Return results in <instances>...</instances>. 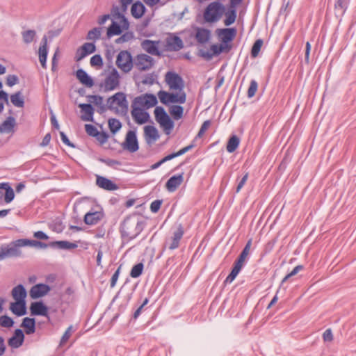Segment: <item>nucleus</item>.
Masks as SVG:
<instances>
[{"mask_svg": "<svg viewBox=\"0 0 356 356\" xmlns=\"http://www.w3.org/2000/svg\"><path fill=\"white\" fill-rule=\"evenodd\" d=\"M144 225L136 216L127 217L120 226L122 237L128 241L135 238L143 231Z\"/></svg>", "mask_w": 356, "mask_h": 356, "instance_id": "nucleus-1", "label": "nucleus"}, {"mask_svg": "<svg viewBox=\"0 0 356 356\" xmlns=\"http://www.w3.org/2000/svg\"><path fill=\"white\" fill-rule=\"evenodd\" d=\"M225 7L219 1L210 3L204 10L203 17L206 22L213 23L219 21L224 15Z\"/></svg>", "mask_w": 356, "mask_h": 356, "instance_id": "nucleus-2", "label": "nucleus"}, {"mask_svg": "<svg viewBox=\"0 0 356 356\" xmlns=\"http://www.w3.org/2000/svg\"><path fill=\"white\" fill-rule=\"evenodd\" d=\"M22 248V238L13 241L8 244H3L0 247V261L8 257H17L21 254Z\"/></svg>", "mask_w": 356, "mask_h": 356, "instance_id": "nucleus-3", "label": "nucleus"}, {"mask_svg": "<svg viewBox=\"0 0 356 356\" xmlns=\"http://www.w3.org/2000/svg\"><path fill=\"white\" fill-rule=\"evenodd\" d=\"M156 121L163 129L166 134H170L174 127V122L161 106H156L154 109Z\"/></svg>", "mask_w": 356, "mask_h": 356, "instance_id": "nucleus-4", "label": "nucleus"}, {"mask_svg": "<svg viewBox=\"0 0 356 356\" xmlns=\"http://www.w3.org/2000/svg\"><path fill=\"white\" fill-rule=\"evenodd\" d=\"M12 296L15 302H11L10 311L17 316H22V284H19L12 290Z\"/></svg>", "mask_w": 356, "mask_h": 356, "instance_id": "nucleus-5", "label": "nucleus"}, {"mask_svg": "<svg viewBox=\"0 0 356 356\" xmlns=\"http://www.w3.org/2000/svg\"><path fill=\"white\" fill-rule=\"evenodd\" d=\"M116 65L123 72H129L134 66V61L131 54L126 50L119 52L116 58Z\"/></svg>", "mask_w": 356, "mask_h": 356, "instance_id": "nucleus-6", "label": "nucleus"}, {"mask_svg": "<svg viewBox=\"0 0 356 356\" xmlns=\"http://www.w3.org/2000/svg\"><path fill=\"white\" fill-rule=\"evenodd\" d=\"M184 234V226L181 223H177L172 236L166 239L165 242V246L170 250L178 248Z\"/></svg>", "mask_w": 356, "mask_h": 356, "instance_id": "nucleus-7", "label": "nucleus"}, {"mask_svg": "<svg viewBox=\"0 0 356 356\" xmlns=\"http://www.w3.org/2000/svg\"><path fill=\"white\" fill-rule=\"evenodd\" d=\"M115 104H117L120 108L122 113L126 114L127 113L128 102L127 100L126 95L123 92H117L107 99V106L108 109H113Z\"/></svg>", "mask_w": 356, "mask_h": 356, "instance_id": "nucleus-8", "label": "nucleus"}, {"mask_svg": "<svg viewBox=\"0 0 356 356\" xmlns=\"http://www.w3.org/2000/svg\"><path fill=\"white\" fill-rule=\"evenodd\" d=\"M165 81L170 90L182 91L184 84L183 79L174 72H168L165 75Z\"/></svg>", "mask_w": 356, "mask_h": 356, "instance_id": "nucleus-9", "label": "nucleus"}, {"mask_svg": "<svg viewBox=\"0 0 356 356\" xmlns=\"http://www.w3.org/2000/svg\"><path fill=\"white\" fill-rule=\"evenodd\" d=\"M154 63V60L152 57L141 54L136 56L134 65L140 71H147L153 67Z\"/></svg>", "mask_w": 356, "mask_h": 356, "instance_id": "nucleus-10", "label": "nucleus"}, {"mask_svg": "<svg viewBox=\"0 0 356 356\" xmlns=\"http://www.w3.org/2000/svg\"><path fill=\"white\" fill-rule=\"evenodd\" d=\"M120 74L115 68H113L111 72L106 76L104 82L105 91L114 90L120 85Z\"/></svg>", "mask_w": 356, "mask_h": 356, "instance_id": "nucleus-11", "label": "nucleus"}, {"mask_svg": "<svg viewBox=\"0 0 356 356\" xmlns=\"http://www.w3.org/2000/svg\"><path fill=\"white\" fill-rule=\"evenodd\" d=\"M141 106L138 104H134V102H132L131 104V115L136 123L138 124H143L148 122L149 119V114L143 110Z\"/></svg>", "mask_w": 356, "mask_h": 356, "instance_id": "nucleus-12", "label": "nucleus"}, {"mask_svg": "<svg viewBox=\"0 0 356 356\" xmlns=\"http://www.w3.org/2000/svg\"><path fill=\"white\" fill-rule=\"evenodd\" d=\"M133 102H134V104H138L141 107H145L146 108L153 107L158 103L156 96L148 93L136 97Z\"/></svg>", "mask_w": 356, "mask_h": 356, "instance_id": "nucleus-13", "label": "nucleus"}, {"mask_svg": "<svg viewBox=\"0 0 356 356\" xmlns=\"http://www.w3.org/2000/svg\"><path fill=\"white\" fill-rule=\"evenodd\" d=\"M122 146L124 149H127L131 153L136 152L138 149V140L134 131L130 130L127 133L125 140Z\"/></svg>", "mask_w": 356, "mask_h": 356, "instance_id": "nucleus-14", "label": "nucleus"}, {"mask_svg": "<svg viewBox=\"0 0 356 356\" xmlns=\"http://www.w3.org/2000/svg\"><path fill=\"white\" fill-rule=\"evenodd\" d=\"M51 291V287L46 284H37L33 285L29 291V296L32 299H38L44 297Z\"/></svg>", "mask_w": 356, "mask_h": 356, "instance_id": "nucleus-15", "label": "nucleus"}, {"mask_svg": "<svg viewBox=\"0 0 356 356\" xmlns=\"http://www.w3.org/2000/svg\"><path fill=\"white\" fill-rule=\"evenodd\" d=\"M104 217L103 209L97 205L95 212H88L84 216V222L86 225H93L98 223Z\"/></svg>", "mask_w": 356, "mask_h": 356, "instance_id": "nucleus-16", "label": "nucleus"}, {"mask_svg": "<svg viewBox=\"0 0 356 356\" xmlns=\"http://www.w3.org/2000/svg\"><path fill=\"white\" fill-rule=\"evenodd\" d=\"M237 31L235 28L218 29L216 30V34L220 39L223 44H227L236 37Z\"/></svg>", "mask_w": 356, "mask_h": 356, "instance_id": "nucleus-17", "label": "nucleus"}, {"mask_svg": "<svg viewBox=\"0 0 356 356\" xmlns=\"http://www.w3.org/2000/svg\"><path fill=\"white\" fill-rule=\"evenodd\" d=\"M166 47L170 51H178L184 48V42L180 37L170 34L165 40Z\"/></svg>", "mask_w": 356, "mask_h": 356, "instance_id": "nucleus-18", "label": "nucleus"}, {"mask_svg": "<svg viewBox=\"0 0 356 356\" xmlns=\"http://www.w3.org/2000/svg\"><path fill=\"white\" fill-rule=\"evenodd\" d=\"M31 314L32 316H42L48 318V307L42 301L33 302L30 306Z\"/></svg>", "mask_w": 356, "mask_h": 356, "instance_id": "nucleus-19", "label": "nucleus"}, {"mask_svg": "<svg viewBox=\"0 0 356 356\" xmlns=\"http://www.w3.org/2000/svg\"><path fill=\"white\" fill-rule=\"evenodd\" d=\"M159 41H153L150 40H144L140 46L142 49L148 54L154 56H160L161 53L159 50L158 45Z\"/></svg>", "mask_w": 356, "mask_h": 356, "instance_id": "nucleus-20", "label": "nucleus"}, {"mask_svg": "<svg viewBox=\"0 0 356 356\" xmlns=\"http://www.w3.org/2000/svg\"><path fill=\"white\" fill-rule=\"evenodd\" d=\"M48 54L47 37L44 35L42 38L38 49L39 61L43 68L47 67V57Z\"/></svg>", "mask_w": 356, "mask_h": 356, "instance_id": "nucleus-21", "label": "nucleus"}, {"mask_svg": "<svg viewBox=\"0 0 356 356\" xmlns=\"http://www.w3.org/2000/svg\"><path fill=\"white\" fill-rule=\"evenodd\" d=\"M81 108V119L85 122H93V115L95 110L90 104H79Z\"/></svg>", "mask_w": 356, "mask_h": 356, "instance_id": "nucleus-22", "label": "nucleus"}, {"mask_svg": "<svg viewBox=\"0 0 356 356\" xmlns=\"http://www.w3.org/2000/svg\"><path fill=\"white\" fill-rule=\"evenodd\" d=\"M195 31V38L199 44H203L209 41L211 35L210 30L202 27H196Z\"/></svg>", "mask_w": 356, "mask_h": 356, "instance_id": "nucleus-23", "label": "nucleus"}, {"mask_svg": "<svg viewBox=\"0 0 356 356\" xmlns=\"http://www.w3.org/2000/svg\"><path fill=\"white\" fill-rule=\"evenodd\" d=\"M15 193L9 183H0V200H13Z\"/></svg>", "mask_w": 356, "mask_h": 356, "instance_id": "nucleus-24", "label": "nucleus"}, {"mask_svg": "<svg viewBox=\"0 0 356 356\" xmlns=\"http://www.w3.org/2000/svg\"><path fill=\"white\" fill-rule=\"evenodd\" d=\"M22 327V323L20 325ZM8 346L13 348H17L22 346V328L15 330L14 334L8 341Z\"/></svg>", "mask_w": 356, "mask_h": 356, "instance_id": "nucleus-25", "label": "nucleus"}, {"mask_svg": "<svg viewBox=\"0 0 356 356\" xmlns=\"http://www.w3.org/2000/svg\"><path fill=\"white\" fill-rule=\"evenodd\" d=\"M96 184L99 188L107 191H114L118 188V186L111 180L99 175L97 176Z\"/></svg>", "mask_w": 356, "mask_h": 356, "instance_id": "nucleus-26", "label": "nucleus"}, {"mask_svg": "<svg viewBox=\"0 0 356 356\" xmlns=\"http://www.w3.org/2000/svg\"><path fill=\"white\" fill-rule=\"evenodd\" d=\"M144 134L147 143H152L159 138L157 129L156 127L151 125H147L144 127Z\"/></svg>", "mask_w": 356, "mask_h": 356, "instance_id": "nucleus-27", "label": "nucleus"}, {"mask_svg": "<svg viewBox=\"0 0 356 356\" xmlns=\"http://www.w3.org/2000/svg\"><path fill=\"white\" fill-rule=\"evenodd\" d=\"M77 79L84 86L91 88L94 85L92 79L83 69H79L76 72Z\"/></svg>", "mask_w": 356, "mask_h": 356, "instance_id": "nucleus-28", "label": "nucleus"}, {"mask_svg": "<svg viewBox=\"0 0 356 356\" xmlns=\"http://www.w3.org/2000/svg\"><path fill=\"white\" fill-rule=\"evenodd\" d=\"M49 247L60 250H72L76 248L78 245L75 243H72L67 241H56L50 242Z\"/></svg>", "mask_w": 356, "mask_h": 356, "instance_id": "nucleus-29", "label": "nucleus"}, {"mask_svg": "<svg viewBox=\"0 0 356 356\" xmlns=\"http://www.w3.org/2000/svg\"><path fill=\"white\" fill-rule=\"evenodd\" d=\"M15 126V119L9 116L0 124V132L6 134L13 132Z\"/></svg>", "mask_w": 356, "mask_h": 356, "instance_id": "nucleus-30", "label": "nucleus"}, {"mask_svg": "<svg viewBox=\"0 0 356 356\" xmlns=\"http://www.w3.org/2000/svg\"><path fill=\"white\" fill-rule=\"evenodd\" d=\"M183 179L182 174L172 176L168 180L165 184L167 189L170 192L175 191L177 188L181 185Z\"/></svg>", "mask_w": 356, "mask_h": 356, "instance_id": "nucleus-31", "label": "nucleus"}, {"mask_svg": "<svg viewBox=\"0 0 356 356\" xmlns=\"http://www.w3.org/2000/svg\"><path fill=\"white\" fill-rule=\"evenodd\" d=\"M145 12V7L140 1H136L132 4L131 8V15L136 18H140Z\"/></svg>", "mask_w": 356, "mask_h": 356, "instance_id": "nucleus-32", "label": "nucleus"}, {"mask_svg": "<svg viewBox=\"0 0 356 356\" xmlns=\"http://www.w3.org/2000/svg\"><path fill=\"white\" fill-rule=\"evenodd\" d=\"M251 245H252V239L250 238L246 243L242 252H241L238 257L235 261L236 262L238 263L239 264H241L242 266L244 265L245 261L249 254V252H250V250L251 248Z\"/></svg>", "mask_w": 356, "mask_h": 356, "instance_id": "nucleus-33", "label": "nucleus"}, {"mask_svg": "<svg viewBox=\"0 0 356 356\" xmlns=\"http://www.w3.org/2000/svg\"><path fill=\"white\" fill-rule=\"evenodd\" d=\"M35 318L25 317L24 318V333L31 334L35 332Z\"/></svg>", "mask_w": 356, "mask_h": 356, "instance_id": "nucleus-34", "label": "nucleus"}, {"mask_svg": "<svg viewBox=\"0 0 356 356\" xmlns=\"http://www.w3.org/2000/svg\"><path fill=\"white\" fill-rule=\"evenodd\" d=\"M225 19L224 24L225 26H230L234 24L236 19V10L234 8L229 7L227 12L225 11Z\"/></svg>", "mask_w": 356, "mask_h": 356, "instance_id": "nucleus-35", "label": "nucleus"}, {"mask_svg": "<svg viewBox=\"0 0 356 356\" xmlns=\"http://www.w3.org/2000/svg\"><path fill=\"white\" fill-rule=\"evenodd\" d=\"M122 33L121 26L113 20L111 26L107 29V37L111 38L113 35H119Z\"/></svg>", "mask_w": 356, "mask_h": 356, "instance_id": "nucleus-36", "label": "nucleus"}, {"mask_svg": "<svg viewBox=\"0 0 356 356\" xmlns=\"http://www.w3.org/2000/svg\"><path fill=\"white\" fill-rule=\"evenodd\" d=\"M243 266H242L241 264H239L238 263L234 261V266H233V268L232 269V271L228 275V276L226 277V279L225 280V283L227 284V283L232 282L235 280V278L237 276V275L241 271V270Z\"/></svg>", "mask_w": 356, "mask_h": 356, "instance_id": "nucleus-37", "label": "nucleus"}, {"mask_svg": "<svg viewBox=\"0 0 356 356\" xmlns=\"http://www.w3.org/2000/svg\"><path fill=\"white\" fill-rule=\"evenodd\" d=\"M243 266H242L241 264H239L238 263L234 261V266H233V268L232 269V271L228 275V276L226 277V279L225 280V283L227 284V283L232 282L235 280V278L237 276V275L241 271V270Z\"/></svg>", "mask_w": 356, "mask_h": 356, "instance_id": "nucleus-38", "label": "nucleus"}, {"mask_svg": "<svg viewBox=\"0 0 356 356\" xmlns=\"http://www.w3.org/2000/svg\"><path fill=\"white\" fill-rule=\"evenodd\" d=\"M243 266H242L241 264H239L238 263L234 261V266H233V268L232 269V271L228 275V276L226 277V279L225 280V283L227 284V283L232 282L235 280V278L237 276V275L241 271V270Z\"/></svg>", "mask_w": 356, "mask_h": 356, "instance_id": "nucleus-39", "label": "nucleus"}, {"mask_svg": "<svg viewBox=\"0 0 356 356\" xmlns=\"http://www.w3.org/2000/svg\"><path fill=\"white\" fill-rule=\"evenodd\" d=\"M243 266H242L241 264H239L238 263L234 261V266H233V268L232 269V271L228 275V276L226 277V279L225 280V283L227 284V283L232 282L235 280V278L237 276V275L241 271V270Z\"/></svg>", "mask_w": 356, "mask_h": 356, "instance_id": "nucleus-40", "label": "nucleus"}, {"mask_svg": "<svg viewBox=\"0 0 356 356\" xmlns=\"http://www.w3.org/2000/svg\"><path fill=\"white\" fill-rule=\"evenodd\" d=\"M240 143L239 138L236 135H232L227 144V151L229 153L234 152L238 147Z\"/></svg>", "mask_w": 356, "mask_h": 356, "instance_id": "nucleus-41", "label": "nucleus"}, {"mask_svg": "<svg viewBox=\"0 0 356 356\" xmlns=\"http://www.w3.org/2000/svg\"><path fill=\"white\" fill-rule=\"evenodd\" d=\"M88 101L99 108V112L102 113L106 111V106L103 104V97L99 95H89L88 96Z\"/></svg>", "mask_w": 356, "mask_h": 356, "instance_id": "nucleus-42", "label": "nucleus"}, {"mask_svg": "<svg viewBox=\"0 0 356 356\" xmlns=\"http://www.w3.org/2000/svg\"><path fill=\"white\" fill-rule=\"evenodd\" d=\"M169 112L174 120H178L183 116L184 108L179 105H172L170 107Z\"/></svg>", "mask_w": 356, "mask_h": 356, "instance_id": "nucleus-43", "label": "nucleus"}, {"mask_svg": "<svg viewBox=\"0 0 356 356\" xmlns=\"http://www.w3.org/2000/svg\"><path fill=\"white\" fill-rule=\"evenodd\" d=\"M231 49V46L228 44H212L210 47V50L213 56H218L223 51H229Z\"/></svg>", "mask_w": 356, "mask_h": 356, "instance_id": "nucleus-44", "label": "nucleus"}, {"mask_svg": "<svg viewBox=\"0 0 356 356\" xmlns=\"http://www.w3.org/2000/svg\"><path fill=\"white\" fill-rule=\"evenodd\" d=\"M24 246H31L35 248H47L49 247V243H45L37 240H31V239H25L24 238Z\"/></svg>", "mask_w": 356, "mask_h": 356, "instance_id": "nucleus-45", "label": "nucleus"}, {"mask_svg": "<svg viewBox=\"0 0 356 356\" xmlns=\"http://www.w3.org/2000/svg\"><path fill=\"white\" fill-rule=\"evenodd\" d=\"M179 94H174V93H170L169 92V97H170V103H179V104H184L186 102V93L182 91H179Z\"/></svg>", "mask_w": 356, "mask_h": 356, "instance_id": "nucleus-46", "label": "nucleus"}, {"mask_svg": "<svg viewBox=\"0 0 356 356\" xmlns=\"http://www.w3.org/2000/svg\"><path fill=\"white\" fill-rule=\"evenodd\" d=\"M102 27H95L88 31L87 34V40H99L101 37V34L102 32Z\"/></svg>", "mask_w": 356, "mask_h": 356, "instance_id": "nucleus-47", "label": "nucleus"}, {"mask_svg": "<svg viewBox=\"0 0 356 356\" xmlns=\"http://www.w3.org/2000/svg\"><path fill=\"white\" fill-rule=\"evenodd\" d=\"M349 0H336L334 7L336 12L343 15L347 9Z\"/></svg>", "mask_w": 356, "mask_h": 356, "instance_id": "nucleus-48", "label": "nucleus"}, {"mask_svg": "<svg viewBox=\"0 0 356 356\" xmlns=\"http://www.w3.org/2000/svg\"><path fill=\"white\" fill-rule=\"evenodd\" d=\"M108 127L112 134H115L118 132L122 127V124L120 120L115 118H111L108 120Z\"/></svg>", "mask_w": 356, "mask_h": 356, "instance_id": "nucleus-49", "label": "nucleus"}, {"mask_svg": "<svg viewBox=\"0 0 356 356\" xmlns=\"http://www.w3.org/2000/svg\"><path fill=\"white\" fill-rule=\"evenodd\" d=\"M144 265L143 263H138L134 265L130 272V276L133 278L140 277L143 273Z\"/></svg>", "mask_w": 356, "mask_h": 356, "instance_id": "nucleus-50", "label": "nucleus"}, {"mask_svg": "<svg viewBox=\"0 0 356 356\" xmlns=\"http://www.w3.org/2000/svg\"><path fill=\"white\" fill-rule=\"evenodd\" d=\"M134 38V33L132 31H127L123 33L120 37L117 38L115 41L116 44H122L131 40Z\"/></svg>", "mask_w": 356, "mask_h": 356, "instance_id": "nucleus-51", "label": "nucleus"}, {"mask_svg": "<svg viewBox=\"0 0 356 356\" xmlns=\"http://www.w3.org/2000/svg\"><path fill=\"white\" fill-rule=\"evenodd\" d=\"M49 227L54 232L61 233L65 229V225L60 220H56L49 225Z\"/></svg>", "mask_w": 356, "mask_h": 356, "instance_id": "nucleus-52", "label": "nucleus"}, {"mask_svg": "<svg viewBox=\"0 0 356 356\" xmlns=\"http://www.w3.org/2000/svg\"><path fill=\"white\" fill-rule=\"evenodd\" d=\"M36 38V32L34 30H27L24 31V42L31 43L35 40Z\"/></svg>", "mask_w": 356, "mask_h": 356, "instance_id": "nucleus-53", "label": "nucleus"}, {"mask_svg": "<svg viewBox=\"0 0 356 356\" xmlns=\"http://www.w3.org/2000/svg\"><path fill=\"white\" fill-rule=\"evenodd\" d=\"M262 44L263 40L261 39H258L254 42L251 49L252 57L256 58L259 55Z\"/></svg>", "mask_w": 356, "mask_h": 356, "instance_id": "nucleus-54", "label": "nucleus"}, {"mask_svg": "<svg viewBox=\"0 0 356 356\" xmlns=\"http://www.w3.org/2000/svg\"><path fill=\"white\" fill-rule=\"evenodd\" d=\"M14 325L13 318L7 315H3L0 317V325L3 327H11Z\"/></svg>", "mask_w": 356, "mask_h": 356, "instance_id": "nucleus-55", "label": "nucleus"}, {"mask_svg": "<svg viewBox=\"0 0 356 356\" xmlns=\"http://www.w3.org/2000/svg\"><path fill=\"white\" fill-rule=\"evenodd\" d=\"M9 105L8 94L4 90H0V113L4 109V104Z\"/></svg>", "mask_w": 356, "mask_h": 356, "instance_id": "nucleus-56", "label": "nucleus"}, {"mask_svg": "<svg viewBox=\"0 0 356 356\" xmlns=\"http://www.w3.org/2000/svg\"><path fill=\"white\" fill-rule=\"evenodd\" d=\"M9 105L8 94L4 90H0V113L4 109V104Z\"/></svg>", "mask_w": 356, "mask_h": 356, "instance_id": "nucleus-57", "label": "nucleus"}, {"mask_svg": "<svg viewBox=\"0 0 356 356\" xmlns=\"http://www.w3.org/2000/svg\"><path fill=\"white\" fill-rule=\"evenodd\" d=\"M21 91L13 94L10 97V102L13 105L17 107H22V98L20 97Z\"/></svg>", "mask_w": 356, "mask_h": 356, "instance_id": "nucleus-58", "label": "nucleus"}, {"mask_svg": "<svg viewBox=\"0 0 356 356\" xmlns=\"http://www.w3.org/2000/svg\"><path fill=\"white\" fill-rule=\"evenodd\" d=\"M73 332V327L70 325L67 327V329L64 332L60 341V346H63L71 337L72 332Z\"/></svg>", "mask_w": 356, "mask_h": 356, "instance_id": "nucleus-59", "label": "nucleus"}, {"mask_svg": "<svg viewBox=\"0 0 356 356\" xmlns=\"http://www.w3.org/2000/svg\"><path fill=\"white\" fill-rule=\"evenodd\" d=\"M160 102L165 105H168L170 103V97H169V92L164 91V90H160L157 94Z\"/></svg>", "mask_w": 356, "mask_h": 356, "instance_id": "nucleus-60", "label": "nucleus"}, {"mask_svg": "<svg viewBox=\"0 0 356 356\" xmlns=\"http://www.w3.org/2000/svg\"><path fill=\"white\" fill-rule=\"evenodd\" d=\"M90 63L92 67H102L103 65V60L99 54L92 56Z\"/></svg>", "mask_w": 356, "mask_h": 356, "instance_id": "nucleus-61", "label": "nucleus"}, {"mask_svg": "<svg viewBox=\"0 0 356 356\" xmlns=\"http://www.w3.org/2000/svg\"><path fill=\"white\" fill-rule=\"evenodd\" d=\"M258 88L257 82L255 80H252L249 88L248 90V97L252 98L254 96Z\"/></svg>", "mask_w": 356, "mask_h": 356, "instance_id": "nucleus-62", "label": "nucleus"}, {"mask_svg": "<svg viewBox=\"0 0 356 356\" xmlns=\"http://www.w3.org/2000/svg\"><path fill=\"white\" fill-rule=\"evenodd\" d=\"M83 50L88 55L96 51V47L94 43L86 42L81 46Z\"/></svg>", "mask_w": 356, "mask_h": 356, "instance_id": "nucleus-63", "label": "nucleus"}, {"mask_svg": "<svg viewBox=\"0 0 356 356\" xmlns=\"http://www.w3.org/2000/svg\"><path fill=\"white\" fill-rule=\"evenodd\" d=\"M124 15L120 8L117 6H113L111 9V16L113 19H120Z\"/></svg>", "mask_w": 356, "mask_h": 356, "instance_id": "nucleus-64", "label": "nucleus"}]
</instances>
